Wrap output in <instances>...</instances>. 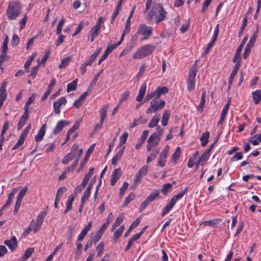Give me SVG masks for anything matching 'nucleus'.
<instances>
[{"label":"nucleus","instance_id":"nucleus-1","mask_svg":"<svg viewBox=\"0 0 261 261\" xmlns=\"http://www.w3.org/2000/svg\"><path fill=\"white\" fill-rule=\"evenodd\" d=\"M155 49V46L148 44L144 45L139 48L133 55L134 59H141L152 54Z\"/></svg>","mask_w":261,"mask_h":261},{"label":"nucleus","instance_id":"nucleus-2","mask_svg":"<svg viewBox=\"0 0 261 261\" xmlns=\"http://www.w3.org/2000/svg\"><path fill=\"white\" fill-rule=\"evenodd\" d=\"M153 29L152 27L148 26L144 23L140 24L138 26L137 31L133 36V39L136 40L138 36H143V38L140 39V41H142L148 39L152 34Z\"/></svg>","mask_w":261,"mask_h":261},{"label":"nucleus","instance_id":"nucleus-3","mask_svg":"<svg viewBox=\"0 0 261 261\" xmlns=\"http://www.w3.org/2000/svg\"><path fill=\"white\" fill-rule=\"evenodd\" d=\"M21 10V6L19 2H10L6 13L8 18L10 20L15 19L19 15Z\"/></svg>","mask_w":261,"mask_h":261},{"label":"nucleus","instance_id":"nucleus-4","mask_svg":"<svg viewBox=\"0 0 261 261\" xmlns=\"http://www.w3.org/2000/svg\"><path fill=\"white\" fill-rule=\"evenodd\" d=\"M197 68L196 62L192 66L189 72L187 80V89L190 92L193 91L195 88V77L197 71Z\"/></svg>","mask_w":261,"mask_h":261},{"label":"nucleus","instance_id":"nucleus-5","mask_svg":"<svg viewBox=\"0 0 261 261\" xmlns=\"http://www.w3.org/2000/svg\"><path fill=\"white\" fill-rule=\"evenodd\" d=\"M166 102L164 100L153 99L150 102V105L147 109L146 113L147 114H151L162 110L165 106Z\"/></svg>","mask_w":261,"mask_h":261},{"label":"nucleus","instance_id":"nucleus-6","mask_svg":"<svg viewBox=\"0 0 261 261\" xmlns=\"http://www.w3.org/2000/svg\"><path fill=\"white\" fill-rule=\"evenodd\" d=\"M168 92V89L165 86L158 87L156 89L152 92L147 94L146 96V100H149L152 98L157 99L162 95L166 94Z\"/></svg>","mask_w":261,"mask_h":261},{"label":"nucleus","instance_id":"nucleus-7","mask_svg":"<svg viewBox=\"0 0 261 261\" xmlns=\"http://www.w3.org/2000/svg\"><path fill=\"white\" fill-rule=\"evenodd\" d=\"M148 170V167L146 165L143 166L138 170L135 176L132 188H136L137 185L141 182V178L147 174Z\"/></svg>","mask_w":261,"mask_h":261},{"label":"nucleus","instance_id":"nucleus-8","mask_svg":"<svg viewBox=\"0 0 261 261\" xmlns=\"http://www.w3.org/2000/svg\"><path fill=\"white\" fill-rule=\"evenodd\" d=\"M167 14L163 5L161 3L158 4L157 10L154 14L156 23H158L163 21L165 19Z\"/></svg>","mask_w":261,"mask_h":261},{"label":"nucleus","instance_id":"nucleus-9","mask_svg":"<svg viewBox=\"0 0 261 261\" xmlns=\"http://www.w3.org/2000/svg\"><path fill=\"white\" fill-rule=\"evenodd\" d=\"M160 139L157 133H153L150 136L147 141V150L150 151L153 147L156 146L159 144Z\"/></svg>","mask_w":261,"mask_h":261},{"label":"nucleus","instance_id":"nucleus-10","mask_svg":"<svg viewBox=\"0 0 261 261\" xmlns=\"http://www.w3.org/2000/svg\"><path fill=\"white\" fill-rule=\"evenodd\" d=\"M79 146L77 144H73L71 147L70 152L65 156L62 159V162L63 164H67L70 161L72 160L76 155V151Z\"/></svg>","mask_w":261,"mask_h":261},{"label":"nucleus","instance_id":"nucleus-11","mask_svg":"<svg viewBox=\"0 0 261 261\" xmlns=\"http://www.w3.org/2000/svg\"><path fill=\"white\" fill-rule=\"evenodd\" d=\"M170 147L168 145H166L163 150L161 152L158 162V165L159 166L164 167L166 165V158L168 156V153Z\"/></svg>","mask_w":261,"mask_h":261},{"label":"nucleus","instance_id":"nucleus-12","mask_svg":"<svg viewBox=\"0 0 261 261\" xmlns=\"http://www.w3.org/2000/svg\"><path fill=\"white\" fill-rule=\"evenodd\" d=\"M247 40V37L246 36L243 38L241 44L239 45V47H238V48L236 50V54L233 58V62L234 63L236 62L238 60L240 61L241 51L242 50L243 48L244 47L245 44L246 43Z\"/></svg>","mask_w":261,"mask_h":261},{"label":"nucleus","instance_id":"nucleus-13","mask_svg":"<svg viewBox=\"0 0 261 261\" xmlns=\"http://www.w3.org/2000/svg\"><path fill=\"white\" fill-rule=\"evenodd\" d=\"M4 244L12 251L15 250L17 246V241L15 236H13L9 240H5L4 242Z\"/></svg>","mask_w":261,"mask_h":261},{"label":"nucleus","instance_id":"nucleus-14","mask_svg":"<svg viewBox=\"0 0 261 261\" xmlns=\"http://www.w3.org/2000/svg\"><path fill=\"white\" fill-rule=\"evenodd\" d=\"M92 226V222L90 221L88 223L87 225L84 227L78 236V240H83L87 234L88 231L91 229Z\"/></svg>","mask_w":261,"mask_h":261},{"label":"nucleus","instance_id":"nucleus-15","mask_svg":"<svg viewBox=\"0 0 261 261\" xmlns=\"http://www.w3.org/2000/svg\"><path fill=\"white\" fill-rule=\"evenodd\" d=\"M116 48V47H115L113 44H109L105 51L104 54L99 60L98 64H100L101 62L103 61L107 58V56L113 51V50Z\"/></svg>","mask_w":261,"mask_h":261},{"label":"nucleus","instance_id":"nucleus-16","mask_svg":"<svg viewBox=\"0 0 261 261\" xmlns=\"http://www.w3.org/2000/svg\"><path fill=\"white\" fill-rule=\"evenodd\" d=\"M107 227H108L106 226V225L102 224V225L97 231L93 240L94 243L98 242L101 239L103 233H104Z\"/></svg>","mask_w":261,"mask_h":261},{"label":"nucleus","instance_id":"nucleus-17","mask_svg":"<svg viewBox=\"0 0 261 261\" xmlns=\"http://www.w3.org/2000/svg\"><path fill=\"white\" fill-rule=\"evenodd\" d=\"M68 124V122L67 121L65 120H60L59 121L56 127H55L53 133L54 134H58L59 133H60L63 128L67 124Z\"/></svg>","mask_w":261,"mask_h":261},{"label":"nucleus","instance_id":"nucleus-18","mask_svg":"<svg viewBox=\"0 0 261 261\" xmlns=\"http://www.w3.org/2000/svg\"><path fill=\"white\" fill-rule=\"evenodd\" d=\"M121 175V170L120 169H115L113 171L111 178V184L114 186L116 181L119 179Z\"/></svg>","mask_w":261,"mask_h":261},{"label":"nucleus","instance_id":"nucleus-19","mask_svg":"<svg viewBox=\"0 0 261 261\" xmlns=\"http://www.w3.org/2000/svg\"><path fill=\"white\" fill-rule=\"evenodd\" d=\"M146 89L147 86L146 83H144L141 86L139 90V94L136 97V100L138 102H141L143 98L145 95Z\"/></svg>","mask_w":261,"mask_h":261},{"label":"nucleus","instance_id":"nucleus-20","mask_svg":"<svg viewBox=\"0 0 261 261\" xmlns=\"http://www.w3.org/2000/svg\"><path fill=\"white\" fill-rule=\"evenodd\" d=\"M146 89L147 86L146 83H144L141 86L139 90V94L136 97V100L138 102H141L143 98L145 95Z\"/></svg>","mask_w":261,"mask_h":261},{"label":"nucleus","instance_id":"nucleus-21","mask_svg":"<svg viewBox=\"0 0 261 261\" xmlns=\"http://www.w3.org/2000/svg\"><path fill=\"white\" fill-rule=\"evenodd\" d=\"M100 28L98 27L97 26H93L91 28L90 34L91 35V41L93 42L96 38H97L100 33Z\"/></svg>","mask_w":261,"mask_h":261},{"label":"nucleus","instance_id":"nucleus-22","mask_svg":"<svg viewBox=\"0 0 261 261\" xmlns=\"http://www.w3.org/2000/svg\"><path fill=\"white\" fill-rule=\"evenodd\" d=\"M175 204L176 203L173 201V200L170 199L169 203H168L163 209L161 213L162 216L164 217L166 215L169 213Z\"/></svg>","mask_w":261,"mask_h":261},{"label":"nucleus","instance_id":"nucleus-23","mask_svg":"<svg viewBox=\"0 0 261 261\" xmlns=\"http://www.w3.org/2000/svg\"><path fill=\"white\" fill-rule=\"evenodd\" d=\"M101 48H98L97 50L94 51L90 57L89 59H88L84 63L87 66H91L93 63L94 60L99 54Z\"/></svg>","mask_w":261,"mask_h":261},{"label":"nucleus","instance_id":"nucleus-24","mask_svg":"<svg viewBox=\"0 0 261 261\" xmlns=\"http://www.w3.org/2000/svg\"><path fill=\"white\" fill-rule=\"evenodd\" d=\"M88 95V92H84L82 95L80 96V97L75 100L74 102V106L76 108H80L84 103L85 100L86 99V97Z\"/></svg>","mask_w":261,"mask_h":261},{"label":"nucleus","instance_id":"nucleus-25","mask_svg":"<svg viewBox=\"0 0 261 261\" xmlns=\"http://www.w3.org/2000/svg\"><path fill=\"white\" fill-rule=\"evenodd\" d=\"M125 147H123L122 148L120 149L118 152L115 155L112 159V164L116 166L117 162L121 159V158L123 153L124 149Z\"/></svg>","mask_w":261,"mask_h":261},{"label":"nucleus","instance_id":"nucleus-26","mask_svg":"<svg viewBox=\"0 0 261 261\" xmlns=\"http://www.w3.org/2000/svg\"><path fill=\"white\" fill-rule=\"evenodd\" d=\"M29 117V112L24 111L23 115L21 116L20 120L18 122L17 128L20 129L22 128Z\"/></svg>","mask_w":261,"mask_h":261},{"label":"nucleus","instance_id":"nucleus-27","mask_svg":"<svg viewBox=\"0 0 261 261\" xmlns=\"http://www.w3.org/2000/svg\"><path fill=\"white\" fill-rule=\"evenodd\" d=\"M45 125H46V124H44L41 127L38 133L35 136V140L36 142H40L42 140V139L45 134V131H46Z\"/></svg>","mask_w":261,"mask_h":261},{"label":"nucleus","instance_id":"nucleus-28","mask_svg":"<svg viewBox=\"0 0 261 261\" xmlns=\"http://www.w3.org/2000/svg\"><path fill=\"white\" fill-rule=\"evenodd\" d=\"M252 98L254 102L257 105L259 103L261 100V90H257L253 92Z\"/></svg>","mask_w":261,"mask_h":261},{"label":"nucleus","instance_id":"nucleus-29","mask_svg":"<svg viewBox=\"0 0 261 261\" xmlns=\"http://www.w3.org/2000/svg\"><path fill=\"white\" fill-rule=\"evenodd\" d=\"M188 190V188H186L185 189L182 190L176 195L173 196L171 199L173 200V201L176 203L178 200L181 199L184 197Z\"/></svg>","mask_w":261,"mask_h":261},{"label":"nucleus","instance_id":"nucleus-30","mask_svg":"<svg viewBox=\"0 0 261 261\" xmlns=\"http://www.w3.org/2000/svg\"><path fill=\"white\" fill-rule=\"evenodd\" d=\"M124 220V216L123 214L119 215L117 218L115 222L114 223L112 226L111 231H113L117 227H118L123 221Z\"/></svg>","mask_w":261,"mask_h":261},{"label":"nucleus","instance_id":"nucleus-31","mask_svg":"<svg viewBox=\"0 0 261 261\" xmlns=\"http://www.w3.org/2000/svg\"><path fill=\"white\" fill-rule=\"evenodd\" d=\"M160 120V118L159 115H154L148 123V127L152 128L157 126Z\"/></svg>","mask_w":261,"mask_h":261},{"label":"nucleus","instance_id":"nucleus-32","mask_svg":"<svg viewBox=\"0 0 261 261\" xmlns=\"http://www.w3.org/2000/svg\"><path fill=\"white\" fill-rule=\"evenodd\" d=\"M209 154H207V152H203L201 156L198 160V165L203 166L209 158Z\"/></svg>","mask_w":261,"mask_h":261},{"label":"nucleus","instance_id":"nucleus-33","mask_svg":"<svg viewBox=\"0 0 261 261\" xmlns=\"http://www.w3.org/2000/svg\"><path fill=\"white\" fill-rule=\"evenodd\" d=\"M170 113L168 110H166L163 114L162 118V124L165 126L168 124V120L170 118Z\"/></svg>","mask_w":261,"mask_h":261},{"label":"nucleus","instance_id":"nucleus-34","mask_svg":"<svg viewBox=\"0 0 261 261\" xmlns=\"http://www.w3.org/2000/svg\"><path fill=\"white\" fill-rule=\"evenodd\" d=\"M105 243L103 242H100L97 247L96 250L97 252V256L101 257L105 250Z\"/></svg>","mask_w":261,"mask_h":261},{"label":"nucleus","instance_id":"nucleus-35","mask_svg":"<svg viewBox=\"0 0 261 261\" xmlns=\"http://www.w3.org/2000/svg\"><path fill=\"white\" fill-rule=\"evenodd\" d=\"M209 137L210 133L208 131L202 134V136L200 138V140L201 142V145L202 146H205L207 144Z\"/></svg>","mask_w":261,"mask_h":261},{"label":"nucleus","instance_id":"nucleus-36","mask_svg":"<svg viewBox=\"0 0 261 261\" xmlns=\"http://www.w3.org/2000/svg\"><path fill=\"white\" fill-rule=\"evenodd\" d=\"M206 96V92L205 91H203L202 94H201V100L199 103V104L198 106L197 109L199 111H202L205 105V97Z\"/></svg>","mask_w":261,"mask_h":261},{"label":"nucleus","instance_id":"nucleus-37","mask_svg":"<svg viewBox=\"0 0 261 261\" xmlns=\"http://www.w3.org/2000/svg\"><path fill=\"white\" fill-rule=\"evenodd\" d=\"M258 33V29H257L256 31L254 32L253 35L251 36L249 42L247 44V46L253 47L254 46V43L256 41L257 36Z\"/></svg>","mask_w":261,"mask_h":261},{"label":"nucleus","instance_id":"nucleus-38","mask_svg":"<svg viewBox=\"0 0 261 261\" xmlns=\"http://www.w3.org/2000/svg\"><path fill=\"white\" fill-rule=\"evenodd\" d=\"M36 94L35 93H33L30 97H29L24 107V111L28 112L29 107L31 103H32L34 102L36 98Z\"/></svg>","mask_w":261,"mask_h":261},{"label":"nucleus","instance_id":"nucleus-39","mask_svg":"<svg viewBox=\"0 0 261 261\" xmlns=\"http://www.w3.org/2000/svg\"><path fill=\"white\" fill-rule=\"evenodd\" d=\"M140 222V220L139 219H136L130 225L128 229L125 232L124 237H127L131 231L139 225Z\"/></svg>","mask_w":261,"mask_h":261},{"label":"nucleus","instance_id":"nucleus-40","mask_svg":"<svg viewBox=\"0 0 261 261\" xmlns=\"http://www.w3.org/2000/svg\"><path fill=\"white\" fill-rule=\"evenodd\" d=\"M181 154V149L179 147H177L176 148V150L174 153L172 155V161L176 164L177 163V160L179 158Z\"/></svg>","mask_w":261,"mask_h":261},{"label":"nucleus","instance_id":"nucleus-41","mask_svg":"<svg viewBox=\"0 0 261 261\" xmlns=\"http://www.w3.org/2000/svg\"><path fill=\"white\" fill-rule=\"evenodd\" d=\"M159 191L158 190H154L151 192L149 196L146 198L150 202L153 201L159 196Z\"/></svg>","mask_w":261,"mask_h":261},{"label":"nucleus","instance_id":"nucleus-42","mask_svg":"<svg viewBox=\"0 0 261 261\" xmlns=\"http://www.w3.org/2000/svg\"><path fill=\"white\" fill-rule=\"evenodd\" d=\"M77 83V80L75 79L71 83H69L67 86V91L69 92L70 91H74L76 88Z\"/></svg>","mask_w":261,"mask_h":261},{"label":"nucleus","instance_id":"nucleus-43","mask_svg":"<svg viewBox=\"0 0 261 261\" xmlns=\"http://www.w3.org/2000/svg\"><path fill=\"white\" fill-rule=\"evenodd\" d=\"M247 22H248V17H247V14H246L244 16V17L243 18V24H242V25L241 27V29L239 32V37L241 36L242 35V34L243 33V32L245 29V28L247 26Z\"/></svg>","mask_w":261,"mask_h":261},{"label":"nucleus","instance_id":"nucleus-44","mask_svg":"<svg viewBox=\"0 0 261 261\" xmlns=\"http://www.w3.org/2000/svg\"><path fill=\"white\" fill-rule=\"evenodd\" d=\"M124 229V226L123 225H121L117 230L115 231L114 233V239L115 241H117L121 236L123 231Z\"/></svg>","mask_w":261,"mask_h":261},{"label":"nucleus","instance_id":"nucleus-45","mask_svg":"<svg viewBox=\"0 0 261 261\" xmlns=\"http://www.w3.org/2000/svg\"><path fill=\"white\" fill-rule=\"evenodd\" d=\"M172 188V185L170 183L165 184L163 186L161 189V192L164 195H166L169 191H170Z\"/></svg>","mask_w":261,"mask_h":261},{"label":"nucleus","instance_id":"nucleus-46","mask_svg":"<svg viewBox=\"0 0 261 261\" xmlns=\"http://www.w3.org/2000/svg\"><path fill=\"white\" fill-rule=\"evenodd\" d=\"M241 63L240 61L238 60L236 62V64H235L233 70L230 75L229 76H231V77L234 78L235 76L236 75L238 70L239 69L240 66H241Z\"/></svg>","mask_w":261,"mask_h":261},{"label":"nucleus","instance_id":"nucleus-47","mask_svg":"<svg viewBox=\"0 0 261 261\" xmlns=\"http://www.w3.org/2000/svg\"><path fill=\"white\" fill-rule=\"evenodd\" d=\"M34 251V249L33 248H29L25 251L22 257V259L23 261L25 260L28 259L32 255V254Z\"/></svg>","mask_w":261,"mask_h":261},{"label":"nucleus","instance_id":"nucleus-48","mask_svg":"<svg viewBox=\"0 0 261 261\" xmlns=\"http://www.w3.org/2000/svg\"><path fill=\"white\" fill-rule=\"evenodd\" d=\"M83 240H79L78 238L77 239L75 243L76 245V250L75 252V256H79L81 254L82 252V249L83 248V245L80 243L81 241H82Z\"/></svg>","mask_w":261,"mask_h":261},{"label":"nucleus","instance_id":"nucleus-49","mask_svg":"<svg viewBox=\"0 0 261 261\" xmlns=\"http://www.w3.org/2000/svg\"><path fill=\"white\" fill-rule=\"evenodd\" d=\"M135 197V195L133 193H130L129 195L126 197L124 201V203L122 205V206L123 207H126L127 206V205L129 204V203L132 201L133 200V199H134Z\"/></svg>","mask_w":261,"mask_h":261},{"label":"nucleus","instance_id":"nucleus-50","mask_svg":"<svg viewBox=\"0 0 261 261\" xmlns=\"http://www.w3.org/2000/svg\"><path fill=\"white\" fill-rule=\"evenodd\" d=\"M75 198V196L71 194L69 196L68 199L66 202V207L67 208V209L72 210V203L74 200V199Z\"/></svg>","mask_w":261,"mask_h":261},{"label":"nucleus","instance_id":"nucleus-51","mask_svg":"<svg viewBox=\"0 0 261 261\" xmlns=\"http://www.w3.org/2000/svg\"><path fill=\"white\" fill-rule=\"evenodd\" d=\"M95 144H92L91 146H90V147L88 149L87 151H86L85 156L84 157V160L85 162L86 163L87 161L88 160L89 156L90 154L93 152L94 147H95Z\"/></svg>","mask_w":261,"mask_h":261},{"label":"nucleus","instance_id":"nucleus-52","mask_svg":"<svg viewBox=\"0 0 261 261\" xmlns=\"http://www.w3.org/2000/svg\"><path fill=\"white\" fill-rule=\"evenodd\" d=\"M147 226L144 227L139 233L136 234L133 237L129 240V241L134 244V242L138 240L143 233L145 229Z\"/></svg>","mask_w":261,"mask_h":261},{"label":"nucleus","instance_id":"nucleus-53","mask_svg":"<svg viewBox=\"0 0 261 261\" xmlns=\"http://www.w3.org/2000/svg\"><path fill=\"white\" fill-rule=\"evenodd\" d=\"M159 153V151L158 150H153L151 154L147 157V163H149L154 160Z\"/></svg>","mask_w":261,"mask_h":261},{"label":"nucleus","instance_id":"nucleus-54","mask_svg":"<svg viewBox=\"0 0 261 261\" xmlns=\"http://www.w3.org/2000/svg\"><path fill=\"white\" fill-rule=\"evenodd\" d=\"M27 191V188H24L23 189L21 190L18 193V196L17 197L16 201L21 202L23 197L25 195Z\"/></svg>","mask_w":261,"mask_h":261},{"label":"nucleus","instance_id":"nucleus-55","mask_svg":"<svg viewBox=\"0 0 261 261\" xmlns=\"http://www.w3.org/2000/svg\"><path fill=\"white\" fill-rule=\"evenodd\" d=\"M46 213L45 212H41L37 216V219H36V222L38 223L39 224H42L44 219L45 217L46 216Z\"/></svg>","mask_w":261,"mask_h":261},{"label":"nucleus","instance_id":"nucleus-56","mask_svg":"<svg viewBox=\"0 0 261 261\" xmlns=\"http://www.w3.org/2000/svg\"><path fill=\"white\" fill-rule=\"evenodd\" d=\"M71 60V58L69 57H66L62 60L61 64L59 65V68H65L69 64Z\"/></svg>","mask_w":261,"mask_h":261},{"label":"nucleus","instance_id":"nucleus-57","mask_svg":"<svg viewBox=\"0 0 261 261\" xmlns=\"http://www.w3.org/2000/svg\"><path fill=\"white\" fill-rule=\"evenodd\" d=\"M108 105H103L100 110V118H106Z\"/></svg>","mask_w":261,"mask_h":261},{"label":"nucleus","instance_id":"nucleus-58","mask_svg":"<svg viewBox=\"0 0 261 261\" xmlns=\"http://www.w3.org/2000/svg\"><path fill=\"white\" fill-rule=\"evenodd\" d=\"M65 22V19L62 18L61 20L59 22L56 29V33L57 34H60L62 31V28L64 25Z\"/></svg>","mask_w":261,"mask_h":261},{"label":"nucleus","instance_id":"nucleus-59","mask_svg":"<svg viewBox=\"0 0 261 261\" xmlns=\"http://www.w3.org/2000/svg\"><path fill=\"white\" fill-rule=\"evenodd\" d=\"M19 42V38L17 34H13L12 39L11 41V45L13 47H15L18 45Z\"/></svg>","mask_w":261,"mask_h":261},{"label":"nucleus","instance_id":"nucleus-60","mask_svg":"<svg viewBox=\"0 0 261 261\" xmlns=\"http://www.w3.org/2000/svg\"><path fill=\"white\" fill-rule=\"evenodd\" d=\"M90 194L91 191H89V190H86L84 192V195L81 198V203H84L89 198Z\"/></svg>","mask_w":261,"mask_h":261},{"label":"nucleus","instance_id":"nucleus-61","mask_svg":"<svg viewBox=\"0 0 261 261\" xmlns=\"http://www.w3.org/2000/svg\"><path fill=\"white\" fill-rule=\"evenodd\" d=\"M49 55H50V51L49 50L46 51L45 52V54L44 57L41 60L40 59L37 60V62H38V64L39 63H40V65L41 64H45L46 63L47 60L48 59V58L49 56Z\"/></svg>","mask_w":261,"mask_h":261},{"label":"nucleus","instance_id":"nucleus-62","mask_svg":"<svg viewBox=\"0 0 261 261\" xmlns=\"http://www.w3.org/2000/svg\"><path fill=\"white\" fill-rule=\"evenodd\" d=\"M190 26V21L188 20L185 23L182 24L180 28V31L182 33H185L189 29Z\"/></svg>","mask_w":261,"mask_h":261},{"label":"nucleus","instance_id":"nucleus-63","mask_svg":"<svg viewBox=\"0 0 261 261\" xmlns=\"http://www.w3.org/2000/svg\"><path fill=\"white\" fill-rule=\"evenodd\" d=\"M128 134L127 132H124L123 135L120 138L119 146H121L125 143Z\"/></svg>","mask_w":261,"mask_h":261},{"label":"nucleus","instance_id":"nucleus-64","mask_svg":"<svg viewBox=\"0 0 261 261\" xmlns=\"http://www.w3.org/2000/svg\"><path fill=\"white\" fill-rule=\"evenodd\" d=\"M41 224H39L36 222V223H31L29 229L31 230L34 231L35 232H37L40 228Z\"/></svg>","mask_w":261,"mask_h":261}]
</instances>
